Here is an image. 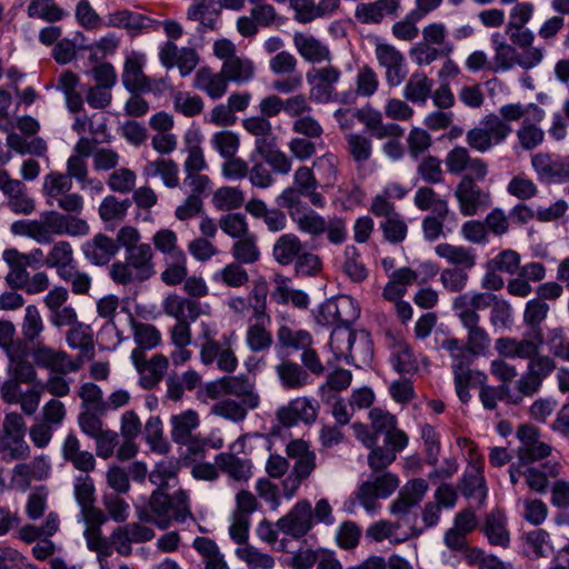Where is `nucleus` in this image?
<instances>
[{"mask_svg":"<svg viewBox=\"0 0 569 569\" xmlns=\"http://www.w3.org/2000/svg\"><path fill=\"white\" fill-rule=\"evenodd\" d=\"M288 457L295 459L291 475L287 477L283 485V493L290 499L295 496L300 485L307 480L317 467L316 452L310 450L305 440H291L287 447Z\"/></svg>","mask_w":569,"mask_h":569,"instance_id":"423d86ee","label":"nucleus"},{"mask_svg":"<svg viewBox=\"0 0 569 569\" xmlns=\"http://www.w3.org/2000/svg\"><path fill=\"white\" fill-rule=\"evenodd\" d=\"M118 250L119 246L103 233L96 234L82 246L84 257L97 266L107 264Z\"/></svg>","mask_w":569,"mask_h":569,"instance_id":"5701e85b","label":"nucleus"},{"mask_svg":"<svg viewBox=\"0 0 569 569\" xmlns=\"http://www.w3.org/2000/svg\"><path fill=\"white\" fill-rule=\"evenodd\" d=\"M436 253L446 259L449 263L470 270L476 264V252L472 248L440 243L435 248Z\"/></svg>","mask_w":569,"mask_h":569,"instance_id":"f704fd0d","label":"nucleus"},{"mask_svg":"<svg viewBox=\"0 0 569 569\" xmlns=\"http://www.w3.org/2000/svg\"><path fill=\"white\" fill-rule=\"evenodd\" d=\"M460 491L466 498L483 503L487 498V486L481 465L473 463L466 470Z\"/></svg>","mask_w":569,"mask_h":569,"instance_id":"cd10ccee","label":"nucleus"},{"mask_svg":"<svg viewBox=\"0 0 569 569\" xmlns=\"http://www.w3.org/2000/svg\"><path fill=\"white\" fill-rule=\"evenodd\" d=\"M342 270L356 283H361L368 278L369 271L361 261V254L355 246H347L345 248Z\"/></svg>","mask_w":569,"mask_h":569,"instance_id":"09e8293b","label":"nucleus"},{"mask_svg":"<svg viewBox=\"0 0 569 569\" xmlns=\"http://www.w3.org/2000/svg\"><path fill=\"white\" fill-rule=\"evenodd\" d=\"M267 327L260 325H250L248 327L246 342L252 352H261L271 347L273 339Z\"/></svg>","mask_w":569,"mask_h":569,"instance_id":"774afa93","label":"nucleus"},{"mask_svg":"<svg viewBox=\"0 0 569 569\" xmlns=\"http://www.w3.org/2000/svg\"><path fill=\"white\" fill-rule=\"evenodd\" d=\"M232 257L240 263H254L260 258V250L257 246V237L248 233L238 238L231 248Z\"/></svg>","mask_w":569,"mask_h":569,"instance_id":"8fccbe9b","label":"nucleus"},{"mask_svg":"<svg viewBox=\"0 0 569 569\" xmlns=\"http://www.w3.org/2000/svg\"><path fill=\"white\" fill-rule=\"evenodd\" d=\"M520 440L518 458L522 465H529L548 457L551 447L540 440V433L536 427L523 425L517 431Z\"/></svg>","mask_w":569,"mask_h":569,"instance_id":"2eb2a0df","label":"nucleus"},{"mask_svg":"<svg viewBox=\"0 0 569 569\" xmlns=\"http://www.w3.org/2000/svg\"><path fill=\"white\" fill-rule=\"evenodd\" d=\"M322 267V259L319 254L303 250L293 262L295 276L298 278L318 277Z\"/></svg>","mask_w":569,"mask_h":569,"instance_id":"603ef678","label":"nucleus"},{"mask_svg":"<svg viewBox=\"0 0 569 569\" xmlns=\"http://www.w3.org/2000/svg\"><path fill=\"white\" fill-rule=\"evenodd\" d=\"M433 82L423 72H415L410 76L403 89V97L406 100L425 104L431 96Z\"/></svg>","mask_w":569,"mask_h":569,"instance_id":"4c0bfd02","label":"nucleus"},{"mask_svg":"<svg viewBox=\"0 0 569 569\" xmlns=\"http://www.w3.org/2000/svg\"><path fill=\"white\" fill-rule=\"evenodd\" d=\"M318 186L312 168L301 166L295 170L291 186L284 188L276 198V203L287 210L289 218L301 233L312 239L326 233L330 243L341 244L348 236L346 221L337 216L326 219L302 201V198H307L313 207L323 208L326 199L318 191Z\"/></svg>","mask_w":569,"mask_h":569,"instance_id":"f257e3e1","label":"nucleus"},{"mask_svg":"<svg viewBox=\"0 0 569 569\" xmlns=\"http://www.w3.org/2000/svg\"><path fill=\"white\" fill-rule=\"evenodd\" d=\"M463 328L468 330L467 346L473 352V355H483L490 347L491 339L488 332L479 327L480 316L479 315H465L463 319H460Z\"/></svg>","mask_w":569,"mask_h":569,"instance_id":"c85d7f7f","label":"nucleus"},{"mask_svg":"<svg viewBox=\"0 0 569 569\" xmlns=\"http://www.w3.org/2000/svg\"><path fill=\"white\" fill-rule=\"evenodd\" d=\"M318 408V401L315 399L307 397L296 398L288 406L278 409L277 418L286 427H291L299 421L312 423L317 419Z\"/></svg>","mask_w":569,"mask_h":569,"instance_id":"f3484780","label":"nucleus"},{"mask_svg":"<svg viewBox=\"0 0 569 569\" xmlns=\"http://www.w3.org/2000/svg\"><path fill=\"white\" fill-rule=\"evenodd\" d=\"M441 348L449 352L450 357L453 360L451 366L452 370L457 369L458 366H470L473 360V352L468 348V346L463 345L457 338H448L441 342Z\"/></svg>","mask_w":569,"mask_h":569,"instance_id":"680f3d73","label":"nucleus"},{"mask_svg":"<svg viewBox=\"0 0 569 569\" xmlns=\"http://www.w3.org/2000/svg\"><path fill=\"white\" fill-rule=\"evenodd\" d=\"M376 58L379 66L386 69V81L389 87H398L408 74L405 56L391 44L376 46Z\"/></svg>","mask_w":569,"mask_h":569,"instance_id":"4468645a","label":"nucleus"},{"mask_svg":"<svg viewBox=\"0 0 569 569\" xmlns=\"http://www.w3.org/2000/svg\"><path fill=\"white\" fill-rule=\"evenodd\" d=\"M16 190L6 196L8 198L7 207L16 214L32 213L36 208L34 200L27 194L24 183L19 180V188Z\"/></svg>","mask_w":569,"mask_h":569,"instance_id":"0e129e2a","label":"nucleus"},{"mask_svg":"<svg viewBox=\"0 0 569 569\" xmlns=\"http://www.w3.org/2000/svg\"><path fill=\"white\" fill-rule=\"evenodd\" d=\"M224 393L241 398V402L247 408L256 409L259 406L260 398L254 391L252 382L243 376L223 377Z\"/></svg>","mask_w":569,"mask_h":569,"instance_id":"2f4dec72","label":"nucleus"},{"mask_svg":"<svg viewBox=\"0 0 569 569\" xmlns=\"http://www.w3.org/2000/svg\"><path fill=\"white\" fill-rule=\"evenodd\" d=\"M303 250L301 239L292 232L281 234L273 243L272 257L280 266H290Z\"/></svg>","mask_w":569,"mask_h":569,"instance_id":"bb28decb","label":"nucleus"},{"mask_svg":"<svg viewBox=\"0 0 569 569\" xmlns=\"http://www.w3.org/2000/svg\"><path fill=\"white\" fill-rule=\"evenodd\" d=\"M30 357L34 366L47 369L52 373H61L64 366L69 365L68 362L63 363L66 361V351L56 350L42 343L32 348Z\"/></svg>","mask_w":569,"mask_h":569,"instance_id":"473e14b6","label":"nucleus"},{"mask_svg":"<svg viewBox=\"0 0 569 569\" xmlns=\"http://www.w3.org/2000/svg\"><path fill=\"white\" fill-rule=\"evenodd\" d=\"M453 196L458 201L459 212L463 217H472L487 210L491 203V193L473 183L469 177H462L455 188Z\"/></svg>","mask_w":569,"mask_h":569,"instance_id":"9b49d317","label":"nucleus"},{"mask_svg":"<svg viewBox=\"0 0 569 569\" xmlns=\"http://www.w3.org/2000/svg\"><path fill=\"white\" fill-rule=\"evenodd\" d=\"M89 230L90 227L84 219L48 210L42 212L38 220V243L49 244L59 236L83 237Z\"/></svg>","mask_w":569,"mask_h":569,"instance_id":"39448f33","label":"nucleus"},{"mask_svg":"<svg viewBox=\"0 0 569 569\" xmlns=\"http://www.w3.org/2000/svg\"><path fill=\"white\" fill-rule=\"evenodd\" d=\"M61 455L64 461L70 462L74 469L83 473H89L96 468L94 456L90 451L81 450L80 441L73 432L66 436Z\"/></svg>","mask_w":569,"mask_h":569,"instance_id":"aec40b11","label":"nucleus"},{"mask_svg":"<svg viewBox=\"0 0 569 569\" xmlns=\"http://www.w3.org/2000/svg\"><path fill=\"white\" fill-rule=\"evenodd\" d=\"M246 212L257 219H262L268 231L276 233L287 228V216L282 208H268L261 199H250L244 204Z\"/></svg>","mask_w":569,"mask_h":569,"instance_id":"4be33fe9","label":"nucleus"},{"mask_svg":"<svg viewBox=\"0 0 569 569\" xmlns=\"http://www.w3.org/2000/svg\"><path fill=\"white\" fill-rule=\"evenodd\" d=\"M313 513L311 502L299 500L293 507L276 522L277 529L292 539L300 540L313 528Z\"/></svg>","mask_w":569,"mask_h":569,"instance_id":"9d476101","label":"nucleus"},{"mask_svg":"<svg viewBox=\"0 0 569 569\" xmlns=\"http://www.w3.org/2000/svg\"><path fill=\"white\" fill-rule=\"evenodd\" d=\"M144 57L133 53L124 61L121 80L124 88L131 92H149L156 89L151 86V78L143 73Z\"/></svg>","mask_w":569,"mask_h":569,"instance_id":"a211bd4d","label":"nucleus"},{"mask_svg":"<svg viewBox=\"0 0 569 569\" xmlns=\"http://www.w3.org/2000/svg\"><path fill=\"white\" fill-rule=\"evenodd\" d=\"M221 71L227 81L241 84L253 78L254 66L250 59L237 56L234 59L223 62Z\"/></svg>","mask_w":569,"mask_h":569,"instance_id":"37998d69","label":"nucleus"},{"mask_svg":"<svg viewBox=\"0 0 569 569\" xmlns=\"http://www.w3.org/2000/svg\"><path fill=\"white\" fill-rule=\"evenodd\" d=\"M67 343L71 349H78L88 358H92L94 355L93 333L91 327L83 323L77 322L67 332Z\"/></svg>","mask_w":569,"mask_h":569,"instance_id":"58836bf2","label":"nucleus"},{"mask_svg":"<svg viewBox=\"0 0 569 569\" xmlns=\"http://www.w3.org/2000/svg\"><path fill=\"white\" fill-rule=\"evenodd\" d=\"M276 372L284 389H300L312 382L311 376L297 362L283 360L276 366Z\"/></svg>","mask_w":569,"mask_h":569,"instance_id":"c756f323","label":"nucleus"},{"mask_svg":"<svg viewBox=\"0 0 569 569\" xmlns=\"http://www.w3.org/2000/svg\"><path fill=\"white\" fill-rule=\"evenodd\" d=\"M452 44L447 43L441 48H435L428 43L419 42L410 50V57L418 66H428L439 57H448L452 52Z\"/></svg>","mask_w":569,"mask_h":569,"instance_id":"864d4df0","label":"nucleus"},{"mask_svg":"<svg viewBox=\"0 0 569 569\" xmlns=\"http://www.w3.org/2000/svg\"><path fill=\"white\" fill-rule=\"evenodd\" d=\"M78 396L82 400V410L91 409L100 413L106 412V403L102 398L101 388L92 382L81 385Z\"/></svg>","mask_w":569,"mask_h":569,"instance_id":"69168bd1","label":"nucleus"},{"mask_svg":"<svg viewBox=\"0 0 569 569\" xmlns=\"http://www.w3.org/2000/svg\"><path fill=\"white\" fill-rule=\"evenodd\" d=\"M193 87L217 100L227 92L228 81L221 70L214 73L210 68L204 67L197 71Z\"/></svg>","mask_w":569,"mask_h":569,"instance_id":"a878e982","label":"nucleus"},{"mask_svg":"<svg viewBox=\"0 0 569 569\" xmlns=\"http://www.w3.org/2000/svg\"><path fill=\"white\" fill-rule=\"evenodd\" d=\"M179 167L172 159L159 158L149 161L143 168V176L147 178L160 177L168 188H176L179 184Z\"/></svg>","mask_w":569,"mask_h":569,"instance_id":"e433bc0d","label":"nucleus"},{"mask_svg":"<svg viewBox=\"0 0 569 569\" xmlns=\"http://www.w3.org/2000/svg\"><path fill=\"white\" fill-rule=\"evenodd\" d=\"M386 468L372 470V475L365 481L356 492L358 500L367 511H372L377 507L378 499H386L398 488L399 480L397 476L385 471Z\"/></svg>","mask_w":569,"mask_h":569,"instance_id":"6e6552de","label":"nucleus"},{"mask_svg":"<svg viewBox=\"0 0 569 569\" xmlns=\"http://www.w3.org/2000/svg\"><path fill=\"white\" fill-rule=\"evenodd\" d=\"M545 345L543 332L526 330L521 339L501 337L496 340L497 352L505 358L531 360Z\"/></svg>","mask_w":569,"mask_h":569,"instance_id":"1a4fd4ad","label":"nucleus"},{"mask_svg":"<svg viewBox=\"0 0 569 569\" xmlns=\"http://www.w3.org/2000/svg\"><path fill=\"white\" fill-rule=\"evenodd\" d=\"M136 513L140 521L152 523L162 530L173 522L182 523L192 518L189 496L183 490H178L172 496L154 490L146 506L137 507Z\"/></svg>","mask_w":569,"mask_h":569,"instance_id":"7ed1b4c3","label":"nucleus"},{"mask_svg":"<svg viewBox=\"0 0 569 569\" xmlns=\"http://www.w3.org/2000/svg\"><path fill=\"white\" fill-rule=\"evenodd\" d=\"M276 350L279 356L283 357V350H302L312 343L311 335L306 330H293L288 326H281L277 331Z\"/></svg>","mask_w":569,"mask_h":569,"instance_id":"72a5a7b5","label":"nucleus"},{"mask_svg":"<svg viewBox=\"0 0 569 569\" xmlns=\"http://www.w3.org/2000/svg\"><path fill=\"white\" fill-rule=\"evenodd\" d=\"M413 203L419 210H431L432 213L440 217H448L450 211L447 200L440 198L430 187L418 188L415 193Z\"/></svg>","mask_w":569,"mask_h":569,"instance_id":"79ce46f5","label":"nucleus"},{"mask_svg":"<svg viewBox=\"0 0 569 569\" xmlns=\"http://www.w3.org/2000/svg\"><path fill=\"white\" fill-rule=\"evenodd\" d=\"M531 166L541 183L561 184L567 182L560 156L537 153L531 158Z\"/></svg>","mask_w":569,"mask_h":569,"instance_id":"6ab92c4d","label":"nucleus"},{"mask_svg":"<svg viewBox=\"0 0 569 569\" xmlns=\"http://www.w3.org/2000/svg\"><path fill=\"white\" fill-rule=\"evenodd\" d=\"M8 146L20 154H34L42 157L47 151V144L43 139L36 137L28 140L18 133H11L7 137Z\"/></svg>","mask_w":569,"mask_h":569,"instance_id":"bf43d9fd","label":"nucleus"},{"mask_svg":"<svg viewBox=\"0 0 569 569\" xmlns=\"http://www.w3.org/2000/svg\"><path fill=\"white\" fill-rule=\"evenodd\" d=\"M216 466L234 480H247L251 476V463L233 453L221 452L216 456Z\"/></svg>","mask_w":569,"mask_h":569,"instance_id":"ea45409f","label":"nucleus"},{"mask_svg":"<svg viewBox=\"0 0 569 569\" xmlns=\"http://www.w3.org/2000/svg\"><path fill=\"white\" fill-rule=\"evenodd\" d=\"M27 14L32 19L56 23L67 18L69 12L59 7L54 0H31L27 7Z\"/></svg>","mask_w":569,"mask_h":569,"instance_id":"a19ab883","label":"nucleus"},{"mask_svg":"<svg viewBox=\"0 0 569 569\" xmlns=\"http://www.w3.org/2000/svg\"><path fill=\"white\" fill-rule=\"evenodd\" d=\"M132 363L140 375V385L144 389H151L163 378L169 361L163 355H154L150 360L141 349H133L130 356Z\"/></svg>","mask_w":569,"mask_h":569,"instance_id":"ddd939ff","label":"nucleus"},{"mask_svg":"<svg viewBox=\"0 0 569 569\" xmlns=\"http://www.w3.org/2000/svg\"><path fill=\"white\" fill-rule=\"evenodd\" d=\"M203 343L200 349V360L204 366H211L213 362L218 365L219 359L224 356V350L230 349V340L223 336V342L211 337L210 330L206 327L203 330Z\"/></svg>","mask_w":569,"mask_h":569,"instance_id":"de8ad7c7","label":"nucleus"},{"mask_svg":"<svg viewBox=\"0 0 569 569\" xmlns=\"http://www.w3.org/2000/svg\"><path fill=\"white\" fill-rule=\"evenodd\" d=\"M481 531L492 546L507 548L510 545V532L507 528V516L496 508L486 515Z\"/></svg>","mask_w":569,"mask_h":569,"instance_id":"412c9836","label":"nucleus"},{"mask_svg":"<svg viewBox=\"0 0 569 569\" xmlns=\"http://www.w3.org/2000/svg\"><path fill=\"white\" fill-rule=\"evenodd\" d=\"M390 363L399 373H411L417 370V361L410 349L405 342H396L390 352Z\"/></svg>","mask_w":569,"mask_h":569,"instance_id":"3c124183","label":"nucleus"},{"mask_svg":"<svg viewBox=\"0 0 569 569\" xmlns=\"http://www.w3.org/2000/svg\"><path fill=\"white\" fill-rule=\"evenodd\" d=\"M74 263L73 249L70 242L66 240L56 242L47 254V267L56 268L59 276L73 267Z\"/></svg>","mask_w":569,"mask_h":569,"instance_id":"c03bdc74","label":"nucleus"},{"mask_svg":"<svg viewBox=\"0 0 569 569\" xmlns=\"http://www.w3.org/2000/svg\"><path fill=\"white\" fill-rule=\"evenodd\" d=\"M218 226L227 236L233 239L241 238L250 232L246 217L239 212L223 214L219 219Z\"/></svg>","mask_w":569,"mask_h":569,"instance_id":"338daca9","label":"nucleus"},{"mask_svg":"<svg viewBox=\"0 0 569 569\" xmlns=\"http://www.w3.org/2000/svg\"><path fill=\"white\" fill-rule=\"evenodd\" d=\"M74 497L80 506L81 515L84 521L106 522L104 513L94 507V485L89 473L80 475L74 478L73 483Z\"/></svg>","mask_w":569,"mask_h":569,"instance_id":"dca6fc26","label":"nucleus"},{"mask_svg":"<svg viewBox=\"0 0 569 569\" xmlns=\"http://www.w3.org/2000/svg\"><path fill=\"white\" fill-rule=\"evenodd\" d=\"M87 528L83 532L87 546L99 555L110 556L112 550L109 540L102 536L100 526L104 522L86 521Z\"/></svg>","mask_w":569,"mask_h":569,"instance_id":"e2e57ef3","label":"nucleus"},{"mask_svg":"<svg viewBox=\"0 0 569 569\" xmlns=\"http://www.w3.org/2000/svg\"><path fill=\"white\" fill-rule=\"evenodd\" d=\"M237 557L244 561L249 569H272L274 559L259 551L256 547L246 545L236 549Z\"/></svg>","mask_w":569,"mask_h":569,"instance_id":"4d7b16f0","label":"nucleus"},{"mask_svg":"<svg viewBox=\"0 0 569 569\" xmlns=\"http://www.w3.org/2000/svg\"><path fill=\"white\" fill-rule=\"evenodd\" d=\"M3 260L10 268L6 277V281L12 289H21L26 280H28L29 272L24 262L19 259V251L14 248L6 249L2 253Z\"/></svg>","mask_w":569,"mask_h":569,"instance_id":"a18cd8bd","label":"nucleus"},{"mask_svg":"<svg viewBox=\"0 0 569 569\" xmlns=\"http://www.w3.org/2000/svg\"><path fill=\"white\" fill-rule=\"evenodd\" d=\"M152 256V249L148 243L130 248L124 262H116L111 266L110 277L121 284L148 280L154 273Z\"/></svg>","mask_w":569,"mask_h":569,"instance_id":"20e7f679","label":"nucleus"},{"mask_svg":"<svg viewBox=\"0 0 569 569\" xmlns=\"http://www.w3.org/2000/svg\"><path fill=\"white\" fill-rule=\"evenodd\" d=\"M380 229L385 240L393 244L401 243L408 233V226L399 212L388 219H383L380 222Z\"/></svg>","mask_w":569,"mask_h":569,"instance_id":"052dcab7","label":"nucleus"},{"mask_svg":"<svg viewBox=\"0 0 569 569\" xmlns=\"http://www.w3.org/2000/svg\"><path fill=\"white\" fill-rule=\"evenodd\" d=\"M71 188L72 181L70 180V176L56 171L46 174L42 189L47 204L54 206V200L70 191Z\"/></svg>","mask_w":569,"mask_h":569,"instance_id":"49530a36","label":"nucleus"},{"mask_svg":"<svg viewBox=\"0 0 569 569\" xmlns=\"http://www.w3.org/2000/svg\"><path fill=\"white\" fill-rule=\"evenodd\" d=\"M149 480L157 486L156 490L164 491L177 486V468L172 462L161 461L156 465L154 469L149 473Z\"/></svg>","mask_w":569,"mask_h":569,"instance_id":"6e6d98bb","label":"nucleus"},{"mask_svg":"<svg viewBox=\"0 0 569 569\" xmlns=\"http://www.w3.org/2000/svg\"><path fill=\"white\" fill-rule=\"evenodd\" d=\"M293 44L299 54L308 62L321 63L331 60V52L328 46L311 34L296 32Z\"/></svg>","mask_w":569,"mask_h":569,"instance_id":"b1692460","label":"nucleus"},{"mask_svg":"<svg viewBox=\"0 0 569 569\" xmlns=\"http://www.w3.org/2000/svg\"><path fill=\"white\" fill-rule=\"evenodd\" d=\"M512 132V128L502 121L498 114L485 116L479 124L466 133L467 144L475 151L486 153L501 144Z\"/></svg>","mask_w":569,"mask_h":569,"instance_id":"0eeeda50","label":"nucleus"},{"mask_svg":"<svg viewBox=\"0 0 569 569\" xmlns=\"http://www.w3.org/2000/svg\"><path fill=\"white\" fill-rule=\"evenodd\" d=\"M221 16L220 7L216 0H200L187 10V18L198 21L203 29L217 30Z\"/></svg>","mask_w":569,"mask_h":569,"instance_id":"7c9ffc66","label":"nucleus"},{"mask_svg":"<svg viewBox=\"0 0 569 569\" xmlns=\"http://www.w3.org/2000/svg\"><path fill=\"white\" fill-rule=\"evenodd\" d=\"M368 416L372 431L362 423H355L352 427L357 438L371 449L368 455L370 469L379 470L387 468L396 460L397 453L408 446L409 438L403 430L397 427V418L390 412L372 408Z\"/></svg>","mask_w":569,"mask_h":569,"instance_id":"f03ea898","label":"nucleus"},{"mask_svg":"<svg viewBox=\"0 0 569 569\" xmlns=\"http://www.w3.org/2000/svg\"><path fill=\"white\" fill-rule=\"evenodd\" d=\"M166 269L161 273L162 281L168 286H176L187 277V258L183 252L176 253L173 258H166Z\"/></svg>","mask_w":569,"mask_h":569,"instance_id":"13d9d810","label":"nucleus"},{"mask_svg":"<svg viewBox=\"0 0 569 569\" xmlns=\"http://www.w3.org/2000/svg\"><path fill=\"white\" fill-rule=\"evenodd\" d=\"M549 306L541 299L533 298L526 303L523 312V323L527 330L542 332L541 323L547 318Z\"/></svg>","mask_w":569,"mask_h":569,"instance_id":"5fc2aeb1","label":"nucleus"},{"mask_svg":"<svg viewBox=\"0 0 569 569\" xmlns=\"http://www.w3.org/2000/svg\"><path fill=\"white\" fill-rule=\"evenodd\" d=\"M171 438L174 442L188 447L191 453H200L207 446V440L198 439L193 431L199 426V416L193 410H186L170 418Z\"/></svg>","mask_w":569,"mask_h":569,"instance_id":"f8f14e48","label":"nucleus"},{"mask_svg":"<svg viewBox=\"0 0 569 569\" xmlns=\"http://www.w3.org/2000/svg\"><path fill=\"white\" fill-rule=\"evenodd\" d=\"M497 298L490 292H466L453 299L452 309L459 319H463L465 315H478L477 310L492 307Z\"/></svg>","mask_w":569,"mask_h":569,"instance_id":"393cba45","label":"nucleus"},{"mask_svg":"<svg viewBox=\"0 0 569 569\" xmlns=\"http://www.w3.org/2000/svg\"><path fill=\"white\" fill-rule=\"evenodd\" d=\"M356 341V331L350 327H336L331 332L329 347L337 359L343 358L347 363H353L352 349Z\"/></svg>","mask_w":569,"mask_h":569,"instance_id":"c9c22d12","label":"nucleus"}]
</instances>
